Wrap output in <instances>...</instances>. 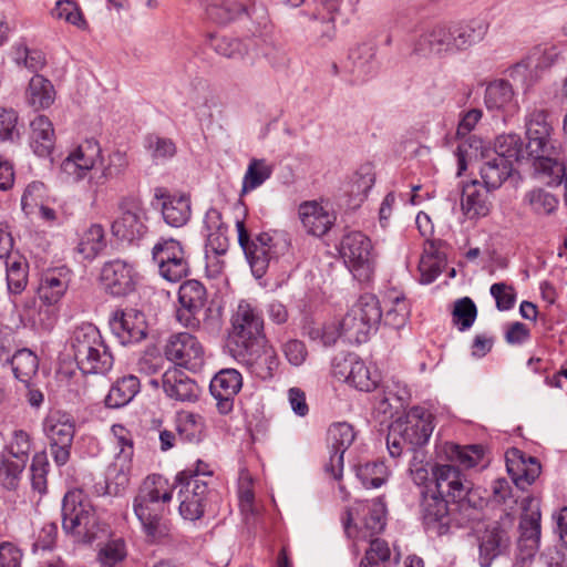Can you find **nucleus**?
Masks as SVG:
<instances>
[{"mask_svg":"<svg viewBox=\"0 0 567 567\" xmlns=\"http://www.w3.org/2000/svg\"><path fill=\"white\" fill-rule=\"evenodd\" d=\"M145 147L155 162L166 161L176 154L175 143L171 138L157 135L147 136Z\"/></svg>","mask_w":567,"mask_h":567,"instance_id":"nucleus-59","label":"nucleus"},{"mask_svg":"<svg viewBox=\"0 0 567 567\" xmlns=\"http://www.w3.org/2000/svg\"><path fill=\"white\" fill-rule=\"evenodd\" d=\"M349 61L352 66L351 73L358 81H364L377 69L375 47L371 43H361L350 50Z\"/></svg>","mask_w":567,"mask_h":567,"instance_id":"nucleus-38","label":"nucleus"},{"mask_svg":"<svg viewBox=\"0 0 567 567\" xmlns=\"http://www.w3.org/2000/svg\"><path fill=\"white\" fill-rule=\"evenodd\" d=\"M229 340L236 350L252 349L264 343V320L249 302L241 300L231 317Z\"/></svg>","mask_w":567,"mask_h":567,"instance_id":"nucleus-6","label":"nucleus"},{"mask_svg":"<svg viewBox=\"0 0 567 567\" xmlns=\"http://www.w3.org/2000/svg\"><path fill=\"white\" fill-rule=\"evenodd\" d=\"M548 112L544 107H527L524 118L525 123V137L537 138L554 136V130L547 120Z\"/></svg>","mask_w":567,"mask_h":567,"instance_id":"nucleus-46","label":"nucleus"},{"mask_svg":"<svg viewBox=\"0 0 567 567\" xmlns=\"http://www.w3.org/2000/svg\"><path fill=\"white\" fill-rule=\"evenodd\" d=\"M540 502L538 498L527 496L522 501V517L519 529L522 537L536 546L540 537Z\"/></svg>","mask_w":567,"mask_h":567,"instance_id":"nucleus-34","label":"nucleus"},{"mask_svg":"<svg viewBox=\"0 0 567 567\" xmlns=\"http://www.w3.org/2000/svg\"><path fill=\"white\" fill-rule=\"evenodd\" d=\"M238 243L250 265L252 274L260 278L265 275L271 260L278 257V243L268 233H261L250 239L244 221L237 220Z\"/></svg>","mask_w":567,"mask_h":567,"instance_id":"nucleus-9","label":"nucleus"},{"mask_svg":"<svg viewBox=\"0 0 567 567\" xmlns=\"http://www.w3.org/2000/svg\"><path fill=\"white\" fill-rule=\"evenodd\" d=\"M494 156L509 159V164L525 157L522 138L517 134L499 135L494 144Z\"/></svg>","mask_w":567,"mask_h":567,"instance_id":"nucleus-53","label":"nucleus"},{"mask_svg":"<svg viewBox=\"0 0 567 567\" xmlns=\"http://www.w3.org/2000/svg\"><path fill=\"white\" fill-rule=\"evenodd\" d=\"M106 246L104 229L101 225H91L81 236L78 251L86 259L96 257Z\"/></svg>","mask_w":567,"mask_h":567,"instance_id":"nucleus-52","label":"nucleus"},{"mask_svg":"<svg viewBox=\"0 0 567 567\" xmlns=\"http://www.w3.org/2000/svg\"><path fill=\"white\" fill-rule=\"evenodd\" d=\"M477 315L476 306L472 299L464 297L455 302L453 320L460 324V330L465 331L472 327Z\"/></svg>","mask_w":567,"mask_h":567,"instance_id":"nucleus-62","label":"nucleus"},{"mask_svg":"<svg viewBox=\"0 0 567 567\" xmlns=\"http://www.w3.org/2000/svg\"><path fill=\"white\" fill-rule=\"evenodd\" d=\"M243 386L241 374L235 369L220 370L212 379L209 390L217 401V409L221 414H228L234 408V396Z\"/></svg>","mask_w":567,"mask_h":567,"instance_id":"nucleus-21","label":"nucleus"},{"mask_svg":"<svg viewBox=\"0 0 567 567\" xmlns=\"http://www.w3.org/2000/svg\"><path fill=\"white\" fill-rule=\"evenodd\" d=\"M62 528L78 543H92L100 532L95 509L82 489L69 491L62 501Z\"/></svg>","mask_w":567,"mask_h":567,"instance_id":"nucleus-3","label":"nucleus"},{"mask_svg":"<svg viewBox=\"0 0 567 567\" xmlns=\"http://www.w3.org/2000/svg\"><path fill=\"white\" fill-rule=\"evenodd\" d=\"M488 189L477 181H472L463 186L461 209L468 219L485 217L489 213Z\"/></svg>","mask_w":567,"mask_h":567,"instance_id":"nucleus-29","label":"nucleus"},{"mask_svg":"<svg viewBox=\"0 0 567 567\" xmlns=\"http://www.w3.org/2000/svg\"><path fill=\"white\" fill-rule=\"evenodd\" d=\"M205 429V419L200 414L188 411L177 413L176 430L181 440L199 443L204 437Z\"/></svg>","mask_w":567,"mask_h":567,"instance_id":"nucleus-43","label":"nucleus"},{"mask_svg":"<svg viewBox=\"0 0 567 567\" xmlns=\"http://www.w3.org/2000/svg\"><path fill=\"white\" fill-rule=\"evenodd\" d=\"M390 548L384 540L372 539L369 549L360 563V567H375L390 558Z\"/></svg>","mask_w":567,"mask_h":567,"instance_id":"nucleus-64","label":"nucleus"},{"mask_svg":"<svg viewBox=\"0 0 567 567\" xmlns=\"http://www.w3.org/2000/svg\"><path fill=\"white\" fill-rule=\"evenodd\" d=\"M27 102L34 110L50 107L55 100V90L51 81L35 74L31 78L27 89Z\"/></svg>","mask_w":567,"mask_h":567,"instance_id":"nucleus-41","label":"nucleus"},{"mask_svg":"<svg viewBox=\"0 0 567 567\" xmlns=\"http://www.w3.org/2000/svg\"><path fill=\"white\" fill-rule=\"evenodd\" d=\"M508 545L506 533L499 527L487 528L480 538L478 563L482 567H491Z\"/></svg>","mask_w":567,"mask_h":567,"instance_id":"nucleus-35","label":"nucleus"},{"mask_svg":"<svg viewBox=\"0 0 567 567\" xmlns=\"http://www.w3.org/2000/svg\"><path fill=\"white\" fill-rule=\"evenodd\" d=\"M207 18L217 24H226L243 13L250 14L237 0H205Z\"/></svg>","mask_w":567,"mask_h":567,"instance_id":"nucleus-42","label":"nucleus"},{"mask_svg":"<svg viewBox=\"0 0 567 567\" xmlns=\"http://www.w3.org/2000/svg\"><path fill=\"white\" fill-rule=\"evenodd\" d=\"M127 166L128 159L124 152L114 151L110 153L106 158H101L99 168L90 176V187L97 190L106 183L121 178Z\"/></svg>","mask_w":567,"mask_h":567,"instance_id":"nucleus-31","label":"nucleus"},{"mask_svg":"<svg viewBox=\"0 0 567 567\" xmlns=\"http://www.w3.org/2000/svg\"><path fill=\"white\" fill-rule=\"evenodd\" d=\"M506 468L513 483L522 489L533 484L540 474L537 458L527 456L517 449L507 451Z\"/></svg>","mask_w":567,"mask_h":567,"instance_id":"nucleus-24","label":"nucleus"},{"mask_svg":"<svg viewBox=\"0 0 567 567\" xmlns=\"http://www.w3.org/2000/svg\"><path fill=\"white\" fill-rule=\"evenodd\" d=\"M140 380L135 375H126L118 379L111 386L105 396V405L110 409H118L128 404L140 392Z\"/></svg>","mask_w":567,"mask_h":567,"instance_id":"nucleus-39","label":"nucleus"},{"mask_svg":"<svg viewBox=\"0 0 567 567\" xmlns=\"http://www.w3.org/2000/svg\"><path fill=\"white\" fill-rule=\"evenodd\" d=\"M162 215L165 223L172 227H182L190 218V200L186 195H163Z\"/></svg>","mask_w":567,"mask_h":567,"instance_id":"nucleus-36","label":"nucleus"},{"mask_svg":"<svg viewBox=\"0 0 567 567\" xmlns=\"http://www.w3.org/2000/svg\"><path fill=\"white\" fill-rule=\"evenodd\" d=\"M43 432L50 443L72 444L75 434L74 417L68 412L52 410L43 420Z\"/></svg>","mask_w":567,"mask_h":567,"instance_id":"nucleus-27","label":"nucleus"},{"mask_svg":"<svg viewBox=\"0 0 567 567\" xmlns=\"http://www.w3.org/2000/svg\"><path fill=\"white\" fill-rule=\"evenodd\" d=\"M524 153L535 173L548 177V184L559 183L565 174L561 143L554 136L526 140Z\"/></svg>","mask_w":567,"mask_h":567,"instance_id":"nucleus-4","label":"nucleus"},{"mask_svg":"<svg viewBox=\"0 0 567 567\" xmlns=\"http://www.w3.org/2000/svg\"><path fill=\"white\" fill-rule=\"evenodd\" d=\"M199 476L200 473L193 474L192 471H182L176 476V481L181 485L178 492L179 513L185 519H199L212 496L213 492L208 488V482Z\"/></svg>","mask_w":567,"mask_h":567,"instance_id":"nucleus-7","label":"nucleus"},{"mask_svg":"<svg viewBox=\"0 0 567 567\" xmlns=\"http://www.w3.org/2000/svg\"><path fill=\"white\" fill-rule=\"evenodd\" d=\"M7 284L10 292L20 293L27 286L28 264L19 255L6 257Z\"/></svg>","mask_w":567,"mask_h":567,"instance_id":"nucleus-51","label":"nucleus"},{"mask_svg":"<svg viewBox=\"0 0 567 567\" xmlns=\"http://www.w3.org/2000/svg\"><path fill=\"white\" fill-rule=\"evenodd\" d=\"M163 390L167 396L181 402L195 401L199 392L197 384L176 368L163 374Z\"/></svg>","mask_w":567,"mask_h":567,"instance_id":"nucleus-30","label":"nucleus"},{"mask_svg":"<svg viewBox=\"0 0 567 567\" xmlns=\"http://www.w3.org/2000/svg\"><path fill=\"white\" fill-rule=\"evenodd\" d=\"M101 154L97 141L85 140L62 161L60 169L69 179L80 182L95 167Z\"/></svg>","mask_w":567,"mask_h":567,"instance_id":"nucleus-15","label":"nucleus"},{"mask_svg":"<svg viewBox=\"0 0 567 567\" xmlns=\"http://www.w3.org/2000/svg\"><path fill=\"white\" fill-rule=\"evenodd\" d=\"M357 476L367 488H378L385 482L388 468L383 462H370L358 467Z\"/></svg>","mask_w":567,"mask_h":567,"instance_id":"nucleus-58","label":"nucleus"},{"mask_svg":"<svg viewBox=\"0 0 567 567\" xmlns=\"http://www.w3.org/2000/svg\"><path fill=\"white\" fill-rule=\"evenodd\" d=\"M28 458L23 455L19 457L10 454L3 457L0 465V482L6 488H16Z\"/></svg>","mask_w":567,"mask_h":567,"instance_id":"nucleus-55","label":"nucleus"},{"mask_svg":"<svg viewBox=\"0 0 567 567\" xmlns=\"http://www.w3.org/2000/svg\"><path fill=\"white\" fill-rule=\"evenodd\" d=\"M29 144L39 157H49L55 144L52 122L45 115L35 116L30 123Z\"/></svg>","mask_w":567,"mask_h":567,"instance_id":"nucleus-32","label":"nucleus"},{"mask_svg":"<svg viewBox=\"0 0 567 567\" xmlns=\"http://www.w3.org/2000/svg\"><path fill=\"white\" fill-rule=\"evenodd\" d=\"M524 203L537 215L551 214L558 205L557 198L543 188L527 192L524 196Z\"/></svg>","mask_w":567,"mask_h":567,"instance_id":"nucleus-56","label":"nucleus"},{"mask_svg":"<svg viewBox=\"0 0 567 567\" xmlns=\"http://www.w3.org/2000/svg\"><path fill=\"white\" fill-rule=\"evenodd\" d=\"M357 514L362 513V524L367 529L369 536H373L383 530L385 526L384 514L385 507L384 504L379 499L362 502L354 508Z\"/></svg>","mask_w":567,"mask_h":567,"instance_id":"nucleus-47","label":"nucleus"},{"mask_svg":"<svg viewBox=\"0 0 567 567\" xmlns=\"http://www.w3.org/2000/svg\"><path fill=\"white\" fill-rule=\"evenodd\" d=\"M375 182V173L370 163L361 165L349 182L348 193L360 202L367 197Z\"/></svg>","mask_w":567,"mask_h":567,"instance_id":"nucleus-54","label":"nucleus"},{"mask_svg":"<svg viewBox=\"0 0 567 567\" xmlns=\"http://www.w3.org/2000/svg\"><path fill=\"white\" fill-rule=\"evenodd\" d=\"M339 252L358 281L367 282L372 278L375 268V255L368 236L361 231L346 234L340 241Z\"/></svg>","mask_w":567,"mask_h":567,"instance_id":"nucleus-5","label":"nucleus"},{"mask_svg":"<svg viewBox=\"0 0 567 567\" xmlns=\"http://www.w3.org/2000/svg\"><path fill=\"white\" fill-rule=\"evenodd\" d=\"M449 29L452 54H456L482 42L488 32L489 24L483 18H472L449 23Z\"/></svg>","mask_w":567,"mask_h":567,"instance_id":"nucleus-19","label":"nucleus"},{"mask_svg":"<svg viewBox=\"0 0 567 567\" xmlns=\"http://www.w3.org/2000/svg\"><path fill=\"white\" fill-rule=\"evenodd\" d=\"M509 159L492 156L481 166V177L487 189L498 188L511 175Z\"/></svg>","mask_w":567,"mask_h":567,"instance_id":"nucleus-44","label":"nucleus"},{"mask_svg":"<svg viewBox=\"0 0 567 567\" xmlns=\"http://www.w3.org/2000/svg\"><path fill=\"white\" fill-rule=\"evenodd\" d=\"M374 331L377 330L372 326L360 320L359 316H354L348 311L340 322L339 334L346 338L350 343H363Z\"/></svg>","mask_w":567,"mask_h":567,"instance_id":"nucleus-48","label":"nucleus"},{"mask_svg":"<svg viewBox=\"0 0 567 567\" xmlns=\"http://www.w3.org/2000/svg\"><path fill=\"white\" fill-rule=\"evenodd\" d=\"M173 498V491L167 480L153 474L147 476L138 487L133 499V511L143 530L152 540L163 535L161 523L167 503Z\"/></svg>","mask_w":567,"mask_h":567,"instance_id":"nucleus-1","label":"nucleus"},{"mask_svg":"<svg viewBox=\"0 0 567 567\" xmlns=\"http://www.w3.org/2000/svg\"><path fill=\"white\" fill-rule=\"evenodd\" d=\"M559 50L555 44L535 47L532 52L512 70V75H520L527 70L544 71L551 68L559 58Z\"/></svg>","mask_w":567,"mask_h":567,"instance_id":"nucleus-33","label":"nucleus"},{"mask_svg":"<svg viewBox=\"0 0 567 567\" xmlns=\"http://www.w3.org/2000/svg\"><path fill=\"white\" fill-rule=\"evenodd\" d=\"M69 342L74 360L84 374H106L112 369L113 355L94 324L76 327Z\"/></svg>","mask_w":567,"mask_h":567,"instance_id":"nucleus-2","label":"nucleus"},{"mask_svg":"<svg viewBox=\"0 0 567 567\" xmlns=\"http://www.w3.org/2000/svg\"><path fill=\"white\" fill-rule=\"evenodd\" d=\"M394 436L401 435L409 451L427 443L433 430V415L421 406L411 408L403 417L392 423Z\"/></svg>","mask_w":567,"mask_h":567,"instance_id":"nucleus-11","label":"nucleus"},{"mask_svg":"<svg viewBox=\"0 0 567 567\" xmlns=\"http://www.w3.org/2000/svg\"><path fill=\"white\" fill-rule=\"evenodd\" d=\"M206 289L204 285L198 280H187L179 287V305H186L193 309H203L206 302Z\"/></svg>","mask_w":567,"mask_h":567,"instance_id":"nucleus-57","label":"nucleus"},{"mask_svg":"<svg viewBox=\"0 0 567 567\" xmlns=\"http://www.w3.org/2000/svg\"><path fill=\"white\" fill-rule=\"evenodd\" d=\"M449 23H435L422 28L411 43L412 54L423 59L452 54Z\"/></svg>","mask_w":567,"mask_h":567,"instance_id":"nucleus-14","label":"nucleus"},{"mask_svg":"<svg viewBox=\"0 0 567 567\" xmlns=\"http://www.w3.org/2000/svg\"><path fill=\"white\" fill-rule=\"evenodd\" d=\"M127 455L126 452L124 456H115L114 462L106 470L105 480L109 494L117 495L130 484L132 458H127Z\"/></svg>","mask_w":567,"mask_h":567,"instance_id":"nucleus-40","label":"nucleus"},{"mask_svg":"<svg viewBox=\"0 0 567 567\" xmlns=\"http://www.w3.org/2000/svg\"><path fill=\"white\" fill-rule=\"evenodd\" d=\"M299 218L308 234L321 237L336 221L333 213L317 202H305L298 209Z\"/></svg>","mask_w":567,"mask_h":567,"instance_id":"nucleus-26","label":"nucleus"},{"mask_svg":"<svg viewBox=\"0 0 567 567\" xmlns=\"http://www.w3.org/2000/svg\"><path fill=\"white\" fill-rule=\"evenodd\" d=\"M354 316H359L360 320L378 329L382 319V308L374 295L365 293L360 296L358 301L349 310Z\"/></svg>","mask_w":567,"mask_h":567,"instance_id":"nucleus-49","label":"nucleus"},{"mask_svg":"<svg viewBox=\"0 0 567 567\" xmlns=\"http://www.w3.org/2000/svg\"><path fill=\"white\" fill-rule=\"evenodd\" d=\"M384 323L400 329L404 327L410 318L411 306L402 292L391 290L384 298Z\"/></svg>","mask_w":567,"mask_h":567,"instance_id":"nucleus-37","label":"nucleus"},{"mask_svg":"<svg viewBox=\"0 0 567 567\" xmlns=\"http://www.w3.org/2000/svg\"><path fill=\"white\" fill-rule=\"evenodd\" d=\"M45 195V186L41 182L30 183L21 197V207L25 215H31L42 204Z\"/></svg>","mask_w":567,"mask_h":567,"instance_id":"nucleus-63","label":"nucleus"},{"mask_svg":"<svg viewBox=\"0 0 567 567\" xmlns=\"http://www.w3.org/2000/svg\"><path fill=\"white\" fill-rule=\"evenodd\" d=\"M164 353L169 361L193 371L199 370L205 361L202 343L188 332L172 334L165 344Z\"/></svg>","mask_w":567,"mask_h":567,"instance_id":"nucleus-13","label":"nucleus"},{"mask_svg":"<svg viewBox=\"0 0 567 567\" xmlns=\"http://www.w3.org/2000/svg\"><path fill=\"white\" fill-rule=\"evenodd\" d=\"M484 103L487 110L501 112L504 116H513L519 110L512 84L503 79L487 84Z\"/></svg>","mask_w":567,"mask_h":567,"instance_id":"nucleus-25","label":"nucleus"},{"mask_svg":"<svg viewBox=\"0 0 567 567\" xmlns=\"http://www.w3.org/2000/svg\"><path fill=\"white\" fill-rule=\"evenodd\" d=\"M241 355L250 370L258 379L271 380L279 368V358L271 346L264 343L254 346L252 349H243L237 351Z\"/></svg>","mask_w":567,"mask_h":567,"instance_id":"nucleus-23","label":"nucleus"},{"mask_svg":"<svg viewBox=\"0 0 567 567\" xmlns=\"http://www.w3.org/2000/svg\"><path fill=\"white\" fill-rule=\"evenodd\" d=\"M274 172V165L265 158H251L243 177L240 194H248L268 181Z\"/></svg>","mask_w":567,"mask_h":567,"instance_id":"nucleus-45","label":"nucleus"},{"mask_svg":"<svg viewBox=\"0 0 567 567\" xmlns=\"http://www.w3.org/2000/svg\"><path fill=\"white\" fill-rule=\"evenodd\" d=\"M71 274L66 268H55L42 275L39 298L48 306L56 305L68 291Z\"/></svg>","mask_w":567,"mask_h":567,"instance_id":"nucleus-28","label":"nucleus"},{"mask_svg":"<svg viewBox=\"0 0 567 567\" xmlns=\"http://www.w3.org/2000/svg\"><path fill=\"white\" fill-rule=\"evenodd\" d=\"M332 373L337 379L346 381L355 389L365 392L374 390L380 382L379 373L375 370H371L355 354L334 358Z\"/></svg>","mask_w":567,"mask_h":567,"instance_id":"nucleus-12","label":"nucleus"},{"mask_svg":"<svg viewBox=\"0 0 567 567\" xmlns=\"http://www.w3.org/2000/svg\"><path fill=\"white\" fill-rule=\"evenodd\" d=\"M354 439L355 432L352 425L347 422H338L329 427L328 443L330 457L326 464V472L334 480H339L342 476L343 455Z\"/></svg>","mask_w":567,"mask_h":567,"instance_id":"nucleus-17","label":"nucleus"},{"mask_svg":"<svg viewBox=\"0 0 567 567\" xmlns=\"http://www.w3.org/2000/svg\"><path fill=\"white\" fill-rule=\"evenodd\" d=\"M146 212L142 204L133 197H124L118 203L117 216L112 223L111 230L117 239L134 243L146 235Z\"/></svg>","mask_w":567,"mask_h":567,"instance_id":"nucleus-10","label":"nucleus"},{"mask_svg":"<svg viewBox=\"0 0 567 567\" xmlns=\"http://www.w3.org/2000/svg\"><path fill=\"white\" fill-rule=\"evenodd\" d=\"M210 47L218 54L229 59L241 58L247 52V47L240 40L225 35H212Z\"/></svg>","mask_w":567,"mask_h":567,"instance_id":"nucleus-60","label":"nucleus"},{"mask_svg":"<svg viewBox=\"0 0 567 567\" xmlns=\"http://www.w3.org/2000/svg\"><path fill=\"white\" fill-rule=\"evenodd\" d=\"M110 326L115 337L124 346L140 343L148 333L146 316L134 308L114 312Z\"/></svg>","mask_w":567,"mask_h":567,"instance_id":"nucleus-16","label":"nucleus"},{"mask_svg":"<svg viewBox=\"0 0 567 567\" xmlns=\"http://www.w3.org/2000/svg\"><path fill=\"white\" fill-rule=\"evenodd\" d=\"M152 258L161 277L169 282H178L189 272L186 251L177 239L159 238L152 248Z\"/></svg>","mask_w":567,"mask_h":567,"instance_id":"nucleus-8","label":"nucleus"},{"mask_svg":"<svg viewBox=\"0 0 567 567\" xmlns=\"http://www.w3.org/2000/svg\"><path fill=\"white\" fill-rule=\"evenodd\" d=\"M126 557V548L123 539H112L105 543L99 550V561L104 567H114Z\"/></svg>","mask_w":567,"mask_h":567,"instance_id":"nucleus-61","label":"nucleus"},{"mask_svg":"<svg viewBox=\"0 0 567 567\" xmlns=\"http://www.w3.org/2000/svg\"><path fill=\"white\" fill-rule=\"evenodd\" d=\"M421 515L425 528L436 535L449 530L451 517L447 501L430 489H421Z\"/></svg>","mask_w":567,"mask_h":567,"instance_id":"nucleus-20","label":"nucleus"},{"mask_svg":"<svg viewBox=\"0 0 567 567\" xmlns=\"http://www.w3.org/2000/svg\"><path fill=\"white\" fill-rule=\"evenodd\" d=\"M101 282L111 295L126 296L135 288L133 267L120 259L105 262L101 270Z\"/></svg>","mask_w":567,"mask_h":567,"instance_id":"nucleus-22","label":"nucleus"},{"mask_svg":"<svg viewBox=\"0 0 567 567\" xmlns=\"http://www.w3.org/2000/svg\"><path fill=\"white\" fill-rule=\"evenodd\" d=\"M14 377L28 383L39 369L38 357L29 349L18 350L10 360Z\"/></svg>","mask_w":567,"mask_h":567,"instance_id":"nucleus-50","label":"nucleus"},{"mask_svg":"<svg viewBox=\"0 0 567 567\" xmlns=\"http://www.w3.org/2000/svg\"><path fill=\"white\" fill-rule=\"evenodd\" d=\"M434 478V489L440 496L450 497L452 501L457 502L466 497L472 484L465 478L462 472L450 464L436 465L432 470Z\"/></svg>","mask_w":567,"mask_h":567,"instance_id":"nucleus-18","label":"nucleus"}]
</instances>
